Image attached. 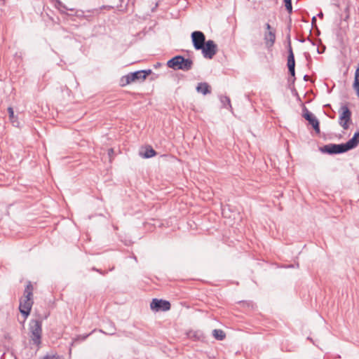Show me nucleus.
Wrapping results in <instances>:
<instances>
[{
	"instance_id": "nucleus-1",
	"label": "nucleus",
	"mask_w": 359,
	"mask_h": 359,
	"mask_svg": "<svg viewBox=\"0 0 359 359\" xmlns=\"http://www.w3.org/2000/svg\"><path fill=\"white\" fill-rule=\"evenodd\" d=\"M359 144V131L355 132L353 136L348 140L346 143L341 144H327L320 147V151L322 153L327 154L330 155L340 154L347 152L355 147Z\"/></svg>"
},
{
	"instance_id": "nucleus-20",
	"label": "nucleus",
	"mask_w": 359,
	"mask_h": 359,
	"mask_svg": "<svg viewBox=\"0 0 359 359\" xmlns=\"http://www.w3.org/2000/svg\"><path fill=\"white\" fill-rule=\"evenodd\" d=\"M57 8L60 10L61 13L67 14V13H66L67 11H74V8H67L64 4H62L60 1H57Z\"/></svg>"
},
{
	"instance_id": "nucleus-26",
	"label": "nucleus",
	"mask_w": 359,
	"mask_h": 359,
	"mask_svg": "<svg viewBox=\"0 0 359 359\" xmlns=\"http://www.w3.org/2000/svg\"><path fill=\"white\" fill-rule=\"evenodd\" d=\"M316 16H313L311 19V25H312V27L313 28H316L318 31V33H320V31L319 29H318L317 27V25H316Z\"/></svg>"
},
{
	"instance_id": "nucleus-34",
	"label": "nucleus",
	"mask_w": 359,
	"mask_h": 359,
	"mask_svg": "<svg viewBox=\"0 0 359 359\" xmlns=\"http://www.w3.org/2000/svg\"><path fill=\"white\" fill-rule=\"evenodd\" d=\"M317 16H318V18H320L323 19V12H322V11H320V12L317 15Z\"/></svg>"
},
{
	"instance_id": "nucleus-29",
	"label": "nucleus",
	"mask_w": 359,
	"mask_h": 359,
	"mask_svg": "<svg viewBox=\"0 0 359 359\" xmlns=\"http://www.w3.org/2000/svg\"><path fill=\"white\" fill-rule=\"evenodd\" d=\"M292 93L294 95L297 96L299 100H300L298 93L294 87L292 88Z\"/></svg>"
},
{
	"instance_id": "nucleus-22",
	"label": "nucleus",
	"mask_w": 359,
	"mask_h": 359,
	"mask_svg": "<svg viewBox=\"0 0 359 359\" xmlns=\"http://www.w3.org/2000/svg\"><path fill=\"white\" fill-rule=\"evenodd\" d=\"M220 101L224 107H231L230 98L227 96H221Z\"/></svg>"
},
{
	"instance_id": "nucleus-41",
	"label": "nucleus",
	"mask_w": 359,
	"mask_h": 359,
	"mask_svg": "<svg viewBox=\"0 0 359 359\" xmlns=\"http://www.w3.org/2000/svg\"><path fill=\"white\" fill-rule=\"evenodd\" d=\"M305 55H306V57H310L309 53H305Z\"/></svg>"
},
{
	"instance_id": "nucleus-8",
	"label": "nucleus",
	"mask_w": 359,
	"mask_h": 359,
	"mask_svg": "<svg viewBox=\"0 0 359 359\" xmlns=\"http://www.w3.org/2000/svg\"><path fill=\"white\" fill-rule=\"evenodd\" d=\"M171 304L169 301L154 298L150 304V308L154 311H168L170 309Z\"/></svg>"
},
{
	"instance_id": "nucleus-35",
	"label": "nucleus",
	"mask_w": 359,
	"mask_h": 359,
	"mask_svg": "<svg viewBox=\"0 0 359 359\" xmlns=\"http://www.w3.org/2000/svg\"><path fill=\"white\" fill-rule=\"evenodd\" d=\"M309 76L307 74L304 75V81H307L309 80Z\"/></svg>"
},
{
	"instance_id": "nucleus-31",
	"label": "nucleus",
	"mask_w": 359,
	"mask_h": 359,
	"mask_svg": "<svg viewBox=\"0 0 359 359\" xmlns=\"http://www.w3.org/2000/svg\"><path fill=\"white\" fill-rule=\"evenodd\" d=\"M307 40L309 41L313 46H316V45L315 41L313 39H312L310 36H309L307 38Z\"/></svg>"
},
{
	"instance_id": "nucleus-39",
	"label": "nucleus",
	"mask_w": 359,
	"mask_h": 359,
	"mask_svg": "<svg viewBox=\"0 0 359 359\" xmlns=\"http://www.w3.org/2000/svg\"><path fill=\"white\" fill-rule=\"evenodd\" d=\"M114 152V150L113 149H109V154L110 155L111 154H112Z\"/></svg>"
},
{
	"instance_id": "nucleus-16",
	"label": "nucleus",
	"mask_w": 359,
	"mask_h": 359,
	"mask_svg": "<svg viewBox=\"0 0 359 359\" xmlns=\"http://www.w3.org/2000/svg\"><path fill=\"white\" fill-rule=\"evenodd\" d=\"M8 115H9V119H10L11 122L12 123L13 126L15 127H18L20 123L18 121V118L14 115V111L11 107H9L8 108Z\"/></svg>"
},
{
	"instance_id": "nucleus-14",
	"label": "nucleus",
	"mask_w": 359,
	"mask_h": 359,
	"mask_svg": "<svg viewBox=\"0 0 359 359\" xmlns=\"http://www.w3.org/2000/svg\"><path fill=\"white\" fill-rule=\"evenodd\" d=\"M140 156L144 158H149L155 156L157 152L151 147V146H147L144 151L140 152Z\"/></svg>"
},
{
	"instance_id": "nucleus-2",
	"label": "nucleus",
	"mask_w": 359,
	"mask_h": 359,
	"mask_svg": "<svg viewBox=\"0 0 359 359\" xmlns=\"http://www.w3.org/2000/svg\"><path fill=\"white\" fill-rule=\"evenodd\" d=\"M33 285L32 283L29 281L25 288L23 299H20L19 310L21 314L27 318L30 314V311L33 305V300L32 299L33 296Z\"/></svg>"
},
{
	"instance_id": "nucleus-40",
	"label": "nucleus",
	"mask_w": 359,
	"mask_h": 359,
	"mask_svg": "<svg viewBox=\"0 0 359 359\" xmlns=\"http://www.w3.org/2000/svg\"><path fill=\"white\" fill-rule=\"evenodd\" d=\"M90 17V15H86V18H85V19L88 20V18H89Z\"/></svg>"
},
{
	"instance_id": "nucleus-37",
	"label": "nucleus",
	"mask_w": 359,
	"mask_h": 359,
	"mask_svg": "<svg viewBox=\"0 0 359 359\" xmlns=\"http://www.w3.org/2000/svg\"><path fill=\"white\" fill-rule=\"evenodd\" d=\"M157 6H158V3H156V4L155 7H154V8L151 9V11H152V12H154Z\"/></svg>"
},
{
	"instance_id": "nucleus-5",
	"label": "nucleus",
	"mask_w": 359,
	"mask_h": 359,
	"mask_svg": "<svg viewBox=\"0 0 359 359\" xmlns=\"http://www.w3.org/2000/svg\"><path fill=\"white\" fill-rule=\"evenodd\" d=\"M29 331L33 344L39 346L41 344L42 321L39 319L32 320L29 322Z\"/></svg>"
},
{
	"instance_id": "nucleus-7",
	"label": "nucleus",
	"mask_w": 359,
	"mask_h": 359,
	"mask_svg": "<svg viewBox=\"0 0 359 359\" xmlns=\"http://www.w3.org/2000/svg\"><path fill=\"white\" fill-rule=\"evenodd\" d=\"M199 50H201L205 58L212 59L217 52V46L212 40H208Z\"/></svg>"
},
{
	"instance_id": "nucleus-4",
	"label": "nucleus",
	"mask_w": 359,
	"mask_h": 359,
	"mask_svg": "<svg viewBox=\"0 0 359 359\" xmlns=\"http://www.w3.org/2000/svg\"><path fill=\"white\" fill-rule=\"evenodd\" d=\"M151 73V69H143L130 72L121 77V86H126L132 82L144 81Z\"/></svg>"
},
{
	"instance_id": "nucleus-23",
	"label": "nucleus",
	"mask_w": 359,
	"mask_h": 359,
	"mask_svg": "<svg viewBox=\"0 0 359 359\" xmlns=\"http://www.w3.org/2000/svg\"><path fill=\"white\" fill-rule=\"evenodd\" d=\"M73 12H74V13H67V15L76 16L79 18H86V15L84 14V11H82V10H74V11H73Z\"/></svg>"
},
{
	"instance_id": "nucleus-3",
	"label": "nucleus",
	"mask_w": 359,
	"mask_h": 359,
	"mask_svg": "<svg viewBox=\"0 0 359 359\" xmlns=\"http://www.w3.org/2000/svg\"><path fill=\"white\" fill-rule=\"evenodd\" d=\"M194 62L190 58H185L184 56L177 55L168 60L167 66L174 70H182L188 72L193 67Z\"/></svg>"
},
{
	"instance_id": "nucleus-21",
	"label": "nucleus",
	"mask_w": 359,
	"mask_h": 359,
	"mask_svg": "<svg viewBox=\"0 0 359 359\" xmlns=\"http://www.w3.org/2000/svg\"><path fill=\"white\" fill-rule=\"evenodd\" d=\"M350 6H351V4L349 1H347L346 4V7L344 10V16L343 17V20L344 21H347L349 18H350Z\"/></svg>"
},
{
	"instance_id": "nucleus-10",
	"label": "nucleus",
	"mask_w": 359,
	"mask_h": 359,
	"mask_svg": "<svg viewBox=\"0 0 359 359\" xmlns=\"http://www.w3.org/2000/svg\"><path fill=\"white\" fill-rule=\"evenodd\" d=\"M287 53L288 55L287 66L288 68V72L291 76H294L295 74V59L293 50H290V53Z\"/></svg>"
},
{
	"instance_id": "nucleus-27",
	"label": "nucleus",
	"mask_w": 359,
	"mask_h": 359,
	"mask_svg": "<svg viewBox=\"0 0 359 359\" xmlns=\"http://www.w3.org/2000/svg\"><path fill=\"white\" fill-rule=\"evenodd\" d=\"M92 270H93V271H97V272L100 273V274H102V275H103V276H104V275H106V274L107 273V271H102L101 269H97V268H95V267H93V268H92Z\"/></svg>"
},
{
	"instance_id": "nucleus-32",
	"label": "nucleus",
	"mask_w": 359,
	"mask_h": 359,
	"mask_svg": "<svg viewBox=\"0 0 359 359\" xmlns=\"http://www.w3.org/2000/svg\"><path fill=\"white\" fill-rule=\"evenodd\" d=\"M325 46H323V50H320V49L319 48H317V51H318V53L319 54L323 53L325 51Z\"/></svg>"
},
{
	"instance_id": "nucleus-25",
	"label": "nucleus",
	"mask_w": 359,
	"mask_h": 359,
	"mask_svg": "<svg viewBox=\"0 0 359 359\" xmlns=\"http://www.w3.org/2000/svg\"><path fill=\"white\" fill-rule=\"evenodd\" d=\"M287 40V53H290V50H292V46H291V39H290V34H287L286 36Z\"/></svg>"
},
{
	"instance_id": "nucleus-15",
	"label": "nucleus",
	"mask_w": 359,
	"mask_h": 359,
	"mask_svg": "<svg viewBox=\"0 0 359 359\" xmlns=\"http://www.w3.org/2000/svg\"><path fill=\"white\" fill-rule=\"evenodd\" d=\"M353 88L357 93V95L359 97V63L355 69V76H354V81L353 83Z\"/></svg>"
},
{
	"instance_id": "nucleus-18",
	"label": "nucleus",
	"mask_w": 359,
	"mask_h": 359,
	"mask_svg": "<svg viewBox=\"0 0 359 359\" xmlns=\"http://www.w3.org/2000/svg\"><path fill=\"white\" fill-rule=\"evenodd\" d=\"M309 123L312 126V128H313L316 133H320V123L316 116H314L313 118L309 121Z\"/></svg>"
},
{
	"instance_id": "nucleus-6",
	"label": "nucleus",
	"mask_w": 359,
	"mask_h": 359,
	"mask_svg": "<svg viewBox=\"0 0 359 359\" xmlns=\"http://www.w3.org/2000/svg\"><path fill=\"white\" fill-rule=\"evenodd\" d=\"M339 112L340 113L339 123L344 130H347L351 122L352 113L346 104L341 105Z\"/></svg>"
},
{
	"instance_id": "nucleus-19",
	"label": "nucleus",
	"mask_w": 359,
	"mask_h": 359,
	"mask_svg": "<svg viewBox=\"0 0 359 359\" xmlns=\"http://www.w3.org/2000/svg\"><path fill=\"white\" fill-rule=\"evenodd\" d=\"M302 111L303 117L308 121L315 116L304 105L303 106Z\"/></svg>"
},
{
	"instance_id": "nucleus-12",
	"label": "nucleus",
	"mask_w": 359,
	"mask_h": 359,
	"mask_svg": "<svg viewBox=\"0 0 359 359\" xmlns=\"http://www.w3.org/2000/svg\"><path fill=\"white\" fill-rule=\"evenodd\" d=\"M187 337L194 341H203L204 339L203 334L201 331L190 330L187 333Z\"/></svg>"
},
{
	"instance_id": "nucleus-28",
	"label": "nucleus",
	"mask_w": 359,
	"mask_h": 359,
	"mask_svg": "<svg viewBox=\"0 0 359 359\" xmlns=\"http://www.w3.org/2000/svg\"><path fill=\"white\" fill-rule=\"evenodd\" d=\"M295 80H296L295 75L294 76H291V79H288L289 85L290 86H291V85L294 86Z\"/></svg>"
},
{
	"instance_id": "nucleus-13",
	"label": "nucleus",
	"mask_w": 359,
	"mask_h": 359,
	"mask_svg": "<svg viewBox=\"0 0 359 359\" xmlns=\"http://www.w3.org/2000/svg\"><path fill=\"white\" fill-rule=\"evenodd\" d=\"M196 90L198 93H202L203 95L210 94L211 93V88L210 85L206 82H201L196 86Z\"/></svg>"
},
{
	"instance_id": "nucleus-24",
	"label": "nucleus",
	"mask_w": 359,
	"mask_h": 359,
	"mask_svg": "<svg viewBox=\"0 0 359 359\" xmlns=\"http://www.w3.org/2000/svg\"><path fill=\"white\" fill-rule=\"evenodd\" d=\"M286 11L290 14L292 13V0H284Z\"/></svg>"
},
{
	"instance_id": "nucleus-30",
	"label": "nucleus",
	"mask_w": 359,
	"mask_h": 359,
	"mask_svg": "<svg viewBox=\"0 0 359 359\" xmlns=\"http://www.w3.org/2000/svg\"><path fill=\"white\" fill-rule=\"evenodd\" d=\"M44 359H60L59 356L56 355H50V356H46L44 358Z\"/></svg>"
},
{
	"instance_id": "nucleus-36",
	"label": "nucleus",
	"mask_w": 359,
	"mask_h": 359,
	"mask_svg": "<svg viewBox=\"0 0 359 359\" xmlns=\"http://www.w3.org/2000/svg\"><path fill=\"white\" fill-rule=\"evenodd\" d=\"M298 41L300 42V43H304L305 42V39L304 38H301V39H299Z\"/></svg>"
},
{
	"instance_id": "nucleus-38",
	"label": "nucleus",
	"mask_w": 359,
	"mask_h": 359,
	"mask_svg": "<svg viewBox=\"0 0 359 359\" xmlns=\"http://www.w3.org/2000/svg\"><path fill=\"white\" fill-rule=\"evenodd\" d=\"M287 29H288V34H290V30H291V25L290 24L287 26Z\"/></svg>"
},
{
	"instance_id": "nucleus-11",
	"label": "nucleus",
	"mask_w": 359,
	"mask_h": 359,
	"mask_svg": "<svg viewBox=\"0 0 359 359\" xmlns=\"http://www.w3.org/2000/svg\"><path fill=\"white\" fill-rule=\"evenodd\" d=\"M264 40L266 44V46L269 48H271L275 41H276V32L275 29L270 30L267 32H265Z\"/></svg>"
},
{
	"instance_id": "nucleus-42",
	"label": "nucleus",
	"mask_w": 359,
	"mask_h": 359,
	"mask_svg": "<svg viewBox=\"0 0 359 359\" xmlns=\"http://www.w3.org/2000/svg\"><path fill=\"white\" fill-rule=\"evenodd\" d=\"M160 65V63H157L155 67H158Z\"/></svg>"
},
{
	"instance_id": "nucleus-17",
	"label": "nucleus",
	"mask_w": 359,
	"mask_h": 359,
	"mask_svg": "<svg viewBox=\"0 0 359 359\" xmlns=\"http://www.w3.org/2000/svg\"><path fill=\"white\" fill-rule=\"evenodd\" d=\"M212 336L217 340L222 341L226 338L225 332L220 329H215L212 330Z\"/></svg>"
},
{
	"instance_id": "nucleus-9",
	"label": "nucleus",
	"mask_w": 359,
	"mask_h": 359,
	"mask_svg": "<svg viewBox=\"0 0 359 359\" xmlns=\"http://www.w3.org/2000/svg\"><path fill=\"white\" fill-rule=\"evenodd\" d=\"M192 43L196 50H199L202 46L207 41L203 32L201 31H194L191 33Z\"/></svg>"
},
{
	"instance_id": "nucleus-33",
	"label": "nucleus",
	"mask_w": 359,
	"mask_h": 359,
	"mask_svg": "<svg viewBox=\"0 0 359 359\" xmlns=\"http://www.w3.org/2000/svg\"><path fill=\"white\" fill-rule=\"evenodd\" d=\"M265 27H266V29L267 30H269V31L271 30V25H270L269 23H266V24L265 25Z\"/></svg>"
}]
</instances>
